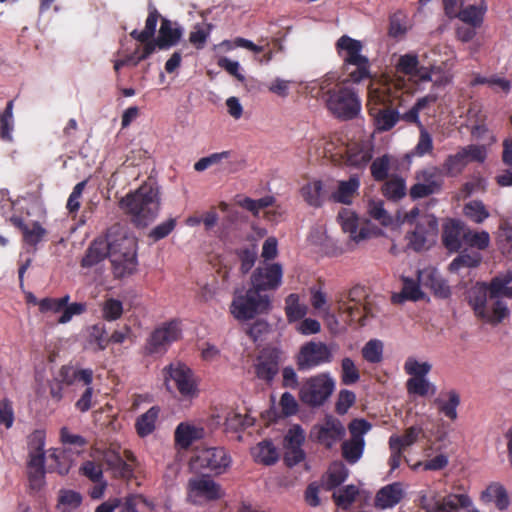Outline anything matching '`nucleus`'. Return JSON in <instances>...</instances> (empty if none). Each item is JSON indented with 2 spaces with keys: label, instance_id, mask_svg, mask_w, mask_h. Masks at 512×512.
Listing matches in <instances>:
<instances>
[{
  "label": "nucleus",
  "instance_id": "obj_1",
  "mask_svg": "<svg viewBox=\"0 0 512 512\" xmlns=\"http://www.w3.org/2000/svg\"><path fill=\"white\" fill-rule=\"evenodd\" d=\"M510 283H512L511 271L494 277L489 285L484 282L476 283L468 293L469 304L475 315L493 325L508 317L510 311L503 297H506Z\"/></svg>",
  "mask_w": 512,
  "mask_h": 512
},
{
  "label": "nucleus",
  "instance_id": "obj_2",
  "mask_svg": "<svg viewBox=\"0 0 512 512\" xmlns=\"http://www.w3.org/2000/svg\"><path fill=\"white\" fill-rule=\"evenodd\" d=\"M404 80L400 77L373 79L368 86L367 107L378 130L387 131L399 120Z\"/></svg>",
  "mask_w": 512,
  "mask_h": 512
},
{
  "label": "nucleus",
  "instance_id": "obj_3",
  "mask_svg": "<svg viewBox=\"0 0 512 512\" xmlns=\"http://www.w3.org/2000/svg\"><path fill=\"white\" fill-rule=\"evenodd\" d=\"M107 242L114 275L118 278L132 274L137 267V239L119 224L107 230Z\"/></svg>",
  "mask_w": 512,
  "mask_h": 512
},
{
  "label": "nucleus",
  "instance_id": "obj_4",
  "mask_svg": "<svg viewBox=\"0 0 512 512\" xmlns=\"http://www.w3.org/2000/svg\"><path fill=\"white\" fill-rule=\"evenodd\" d=\"M121 209L137 226H147L160 210V191L153 184L144 183L120 201Z\"/></svg>",
  "mask_w": 512,
  "mask_h": 512
},
{
  "label": "nucleus",
  "instance_id": "obj_5",
  "mask_svg": "<svg viewBox=\"0 0 512 512\" xmlns=\"http://www.w3.org/2000/svg\"><path fill=\"white\" fill-rule=\"evenodd\" d=\"M270 297L267 293H257L249 288L245 294L234 296L230 305V312L239 321L253 319L259 314L270 310Z\"/></svg>",
  "mask_w": 512,
  "mask_h": 512
},
{
  "label": "nucleus",
  "instance_id": "obj_6",
  "mask_svg": "<svg viewBox=\"0 0 512 512\" xmlns=\"http://www.w3.org/2000/svg\"><path fill=\"white\" fill-rule=\"evenodd\" d=\"M325 99L329 111L338 118L352 119L361 110V101L355 90L340 86L337 90H328Z\"/></svg>",
  "mask_w": 512,
  "mask_h": 512
},
{
  "label": "nucleus",
  "instance_id": "obj_7",
  "mask_svg": "<svg viewBox=\"0 0 512 512\" xmlns=\"http://www.w3.org/2000/svg\"><path fill=\"white\" fill-rule=\"evenodd\" d=\"M45 432L35 430L28 438L29 461L28 476L33 489H39L44 479Z\"/></svg>",
  "mask_w": 512,
  "mask_h": 512
},
{
  "label": "nucleus",
  "instance_id": "obj_8",
  "mask_svg": "<svg viewBox=\"0 0 512 512\" xmlns=\"http://www.w3.org/2000/svg\"><path fill=\"white\" fill-rule=\"evenodd\" d=\"M371 424L364 419H354L348 425L350 438L342 442V456L350 464L357 463L365 448L364 436L371 430Z\"/></svg>",
  "mask_w": 512,
  "mask_h": 512
},
{
  "label": "nucleus",
  "instance_id": "obj_9",
  "mask_svg": "<svg viewBox=\"0 0 512 512\" xmlns=\"http://www.w3.org/2000/svg\"><path fill=\"white\" fill-rule=\"evenodd\" d=\"M166 388L171 391L172 383L182 398H193L197 395V388L192 371L184 364H171L163 369Z\"/></svg>",
  "mask_w": 512,
  "mask_h": 512
},
{
  "label": "nucleus",
  "instance_id": "obj_10",
  "mask_svg": "<svg viewBox=\"0 0 512 512\" xmlns=\"http://www.w3.org/2000/svg\"><path fill=\"white\" fill-rule=\"evenodd\" d=\"M336 345H327L323 342L310 341L304 344L297 356V365L300 370H309L333 360Z\"/></svg>",
  "mask_w": 512,
  "mask_h": 512
},
{
  "label": "nucleus",
  "instance_id": "obj_11",
  "mask_svg": "<svg viewBox=\"0 0 512 512\" xmlns=\"http://www.w3.org/2000/svg\"><path fill=\"white\" fill-rule=\"evenodd\" d=\"M335 383L327 374L309 378L300 390L301 400L311 406L322 405L332 394Z\"/></svg>",
  "mask_w": 512,
  "mask_h": 512
},
{
  "label": "nucleus",
  "instance_id": "obj_12",
  "mask_svg": "<svg viewBox=\"0 0 512 512\" xmlns=\"http://www.w3.org/2000/svg\"><path fill=\"white\" fill-rule=\"evenodd\" d=\"M345 435L346 428L343 423L331 415L315 424L310 431V437L327 449L333 448Z\"/></svg>",
  "mask_w": 512,
  "mask_h": 512
},
{
  "label": "nucleus",
  "instance_id": "obj_13",
  "mask_svg": "<svg viewBox=\"0 0 512 512\" xmlns=\"http://www.w3.org/2000/svg\"><path fill=\"white\" fill-rule=\"evenodd\" d=\"M224 496L221 486L208 476H196L187 484V498L193 504L215 501Z\"/></svg>",
  "mask_w": 512,
  "mask_h": 512
},
{
  "label": "nucleus",
  "instance_id": "obj_14",
  "mask_svg": "<svg viewBox=\"0 0 512 512\" xmlns=\"http://www.w3.org/2000/svg\"><path fill=\"white\" fill-rule=\"evenodd\" d=\"M232 462L230 454L223 447H207L196 451L192 465L196 468H205L219 475L230 467Z\"/></svg>",
  "mask_w": 512,
  "mask_h": 512
},
{
  "label": "nucleus",
  "instance_id": "obj_15",
  "mask_svg": "<svg viewBox=\"0 0 512 512\" xmlns=\"http://www.w3.org/2000/svg\"><path fill=\"white\" fill-rule=\"evenodd\" d=\"M433 52L444 54L446 58L441 60V64L434 63L427 68L429 78L424 81H431L436 88H445L452 83L454 77L451 68L454 65L455 53L447 45L437 46L433 49Z\"/></svg>",
  "mask_w": 512,
  "mask_h": 512
},
{
  "label": "nucleus",
  "instance_id": "obj_16",
  "mask_svg": "<svg viewBox=\"0 0 512 512\" xmlns=\"http://www.w3.org/2000/svg\"><path fill=\"white\" fill-rule=\"evenodd\" d=\"M415 179L416 183L410 188V196L413 199L424 198L441 191L443 178L440 170L436 167L416 172Z\"/></svg>",
  "mask_w": 512,
  "mask_h": 512
},
{
  "label": "nucleus",
  "instance_id": "obj_17",
  "mask_svg": "<svg viewBox=\"0 0 512 512\" xmlns=\"http://www.w3.org/2000/svg\"><path fill=\"white\" fill-rule=\"evenodd\" d=\"M181 37L182 29L177 24L163 19L156 41L146 43L143 47V54L135 61V64L149 57L155 51L156 47L159 49H168L176 45Z\"/></svg>",
  "mask_w": 512,
  "mask_h": 512
},
{
  "label": "nucleus",
  "instance_id": "obj_18",
  "mask_svg": "<svg viewBox=\"0 0 512 512\" xmlns=\"http://www.w3.org/2000/svg\"><path fill=\"white\" fill-rule=\"evenodd\" d=\"M283 270L278 263L259 266L251 275V289L257 293H266L277 289L282 282Z\"/></svg>",
  "mask_w": 512,
  "mask_h": 512
},
{
  "label": "nucleus",
  "instance_id": "obj_19",
  "mask_svg": "<svg viewBox=\"0 0 512 512\" xmlns=\"http://www.w3.org/2000/svg\"><path fill=\"white\" fill-rule=\"evenodd\" d=\"M180 337V328L177 322L165 323L156 328L147 340L145 350L147 354H163L171 343Z\"/></svg>",
  "mask_w": 512,
  "mask_h": 512
},
{
  "label": "nucleus",
  "instance_id": "obj_20",
  "mask_svg": "<svg viewBox=\"0 0 512 512\" xmlns=\"http://www.w3.org/2000/svg\"><path fill=\"white\" fill-rule=\"evenodd\" d=\"M337 220L343 232L348 233L354 243H359L374 235V232L367 225L359 227L358 217L348 208H343L338 213Z\"/></svg>",
  "mask_w": 512,
  "mask_h": 512
},
{
  "label": "nucleus",
  "instance_id": "obj_21",
  "mask_svg": "<svg viewBox=\"0 0 512 512\" xmlns=\"http://www.w3.org/2000/svg\"><path fill=\"white\" fill-rule=\"evenodd\" d=\"M336 48L343 59V65L366 63V60H369L367 56L362 54V42L347 35H343L337 40Z\"/></svg>",
  "mask_w": 512,
  "mask_h": 512
},
{
  "label": "nucleus",
  "instance_id": "obj_22",
  "mask_svg": "<svg viewBox=\"0 0 512 512\" xmlns=\"http://www.w3.org/2000/svg\"><path fill=\"white\" fill-rule=\"evenodd\" d=\"M438 223L435 217L427 215L421 219L419 223L409 236V245L416 251L425 247L429 236H434L437 233Z\"/></svg>",
  "mask_w": 512,
  "mask_h": 512
},
{
  "label": "nucleus",
  "instance_id": "obj_23",
  "mask_svg": "<svg viewBox=\"0 0 512 512\" xmlns=\"http://www.w3.org/2000/svg\"><path fill=\"white\" fill-rule=\"evenodd\" d=\"M467 229L468 227L460 221H448L443 231V243L445 247L451 252L458 251L461 248L462 241H465Z\"/></svg>",
  "mask_w": 512,
  "mask_h": 512
},
{
  "label": "nucleus",
  "instance_id": "obj_24",
  "mask_svg": "<svg viewBox=\"0 0 512 512\" xmlns=\"http://www.w3.org/2000/svg\"><path fill=\"white\" fill-rule=\"evenodd\" d=\"M107 257L110 259L107 236L105 235L104 237H98L94 239L90 243L85 252V255L81 260V266L84 268L93 267Z\"/></svg>",
  "mask_w": 512,
  "mask_h": 512
},
{
  "label": "nucleus",
  "instance_id": "obj_25",
  "mask_svg": "<svg viewBox=\"0 0 512 512\" xmlns=\"http://www.w3.org/2000/svg\"><path fill=\"white\" fill-rule=\"evenodd\" d=\"M395 69L397 73L408 75L410 78H415L419 81L429 78L427 68L420 66L416 54L408 53L401 55L395 64Z\"/></svg>",
  "mask_w": 512,
  "mask_h": 512
},
{
  "label": "nucleus",
  "instance_id": "obj_26",
  "mask_svg": "<svg viewBox=\"0 0 512 512\" xmlns=\"http://www.w3.org/2000/svg\"><path fill=\"white\" fill-rule=\"evenodd\" d=\"M418 281L421 286L430 288L440 298H447L450 295V288L441 275L431 268L418 272Z\"/></svg>",
  "mask_w": 512,
  "mask_h": 512
},
{
  "label": "nucleus",
  "instance_id": "obj_27",
  "mask_svg": "<svg viewBox=\"0 0 512 512\" xmlns=\"http://www.w3.org/2000/svg\"><path fill=\"white\" fill-rule=\"evenodd\" d=\"M359 187V177L357 175H352L348 180H341L337 183V187L331 193L330 199L336 203L349 205L357 196Z\"/></svg>",
  "mask_w": 512,
  "mask_h": 512
},
{
  "label": "nucleus",
  "instance_id": "obj_28",
  "mask_svg": "<svg viewBox=\"0 0 512 512\" xmlns=\"http://www.w3.org/2000/svg\"><path fill=\"white\" fill-rule=\"evenodd\" d=\"M372 159V148L368 142H352L346 149V164L355 168L366 166Z\"/></svg>",
  "mask_w": 512,
  "mask_h": 512
},
{
  "label": "nucleus",
  "instance_id": "obj_29",
  "mask_svg": "<svg viewBox=\"0 0 512 512\" xmlns=\"http://www.w3.org/2000/svg\"><path fill=\"white\" fill-rule=\"evenodd\" d=\"M361 289L353 288L348 293L347 296H341L337 299V309L339 312L346 313L351 320H355L357 316H360L362 311H366L367 308L365 306H361L358 303V298L360 296ZM360 325H364V319L359 317Z\"/></svg>",
  "mask_w": 512,
  "mask_h": 512
},
{
  "label": "nucleus",
  "instance_id": "obj_30",
  "mask_svg": "<svg viewBox=\"0 0 512 512\" xmlns=\"http://www.w3.org/2000/svg\"><path fill=\"white\" fill-rule=\"evenodd\" d=\"M403 497V489L400 483H392L382 487L376 494L375 506L381 509L392 508Z\"/></svg>",
  "mask_w": 512,
  "mask_h": 512
},
{
  "label": "nucleus",
  "instance_id": "obj_31",
  "mask_svg": "<svg viewBox=\"0 0 512 512\" xmlns=\"http://www.w3.org/2000/svg\"><path fill=\"white\" fill-rule=\"evenodd\" d=\"M300 195L309 206L321 207L326 197L323 182L317 179L308 181L301 187Z\"/></svg>",
  "mask_w": 512,
  "mask_h": 512
},
{
  "label": "nucleus",
  "instance_id": "obj_32",
  "mask_svg": "<svg viewBox=\"0 0 512 512\" xmlns=\"http://www.w3.org/2000/svg\"><path fill=\"white\" fill-rule=\"evenodd\" d=\"M202 427L189 423H180L175 430V442L183 449H187L194 441L203 437Z\"/></svg>",
  "mask_w": 512,
  "mask_h": 512
},
{
  "label": "nucleus",
  "instance_id": "obj_33",
  "mask_svg": "<svg viewBox=\"0 0 512 512\" xmlns=\"http://www.w3.org/2000/svg\"><path fill=\"white\" fill-rule=\"evenodd\" d=\"M255 370L258 378L271 381L279 370L277 357L272 353H261L257 358Z\"/></svg>",
  "mask_w": 512,
  "mask_h": 512
},
{
  "label": "nucleus",
  "instance_id": "obj_34",
  "mask_svg": "<svg viewBox=\"0 0 512 512\" xmlns=\"http://www.w3.org/2000/svg\"><path fill=\"white\" fill-rule=\"evenodd\" d=\"M402 291L392 296V302L396 304L403 303L406 300L417 301L423 298L424 294L420 289L419 281L408 277H403Z\"/></svg>",
  "mask_w": 512,
  "mask_h": 512
},
{
  "label": "nucleus",
  "instance_id": "obj_35",
  "mask_svg": "<svg viewBox=\"0 0 512 512\" xmlns=\"http://www.w3.org/2000/svg\"><path fill=\"white\" fill-rule=\"evenodd\" d=\"M484 502H495L499 510H505L510 504L506 489L499 483L490 484L481 494Z\"/></svg>",
  "mask_w": 512,
  "mask_h": 512
},
{
  "label": "nucleus",
  "instance_id": "obj_36",
  "mask_svg": "<svg viewBox=\"0 0 512 512\" xmlns=\"http://www.w3.org/2000/svg\"><path fill=\"white\" fill-rule=\"evenodd\" d=\"M487 10V6L484 1H481L478 5H468L461 9L456 16L464 23L477 28L481 26L483 22L484 14Z\"/></svg>",
  "mask_w": 512,
  "mask_h": 512
},
{
  "label": "nucleus",
  "instance_id": "obj_37",
  "mask_svg": "<svg viewBox=\"0 0 512 512\" xmlns=\"http://www.w3.org/2000/svg\"><path fill=\"white\" fill-rule=\"evenodd\" d=\"M472 500L465 494H453L435 503L434 512H457L459 506L467 508Z\"/></svg>",
  "mask_w": 512,
  "mask_h": 512
},
{
  "label": "nucleus",
  "instance_id": "obj_38",
  "mask_svg": "<svg viewBox=\"0 0 512 512\" xmlns=\"http://www.w3.org/2000/svg\"><path fill=\"white\" fill-rule=\"evenodd\" d=\"M444 397H439L435 400L440 412L451 420L457 418V407L460 404V396L455 390H450L445 393Z\"/></svg>",
  "mask_w": 512,
  "mask_h": 512
},
{
  "label": "nucleus",
  "instance_id": "obj_39",
  "mask_svg": "<svg viewBox=\"0 0 512 512\" xmlns=\"http://www.w3.org/2000/svg\"><path fill=\"white\" fill-rule=\"evenodd\" d=\"M252 455L257 462L265 465L274 464L279 458L276 448L267 440L258 443L252 449Z\"/></svg>",
  "mask_w": 512,
  "mask_h": 512
},
{
  "label": "nucleus",
  "instance_id": "obj_40",
  "mask_svg": "<svg viewBox=\"0 0 512 512\" xmlns=\"http://www.w3.org/2000/svg\"><path fill=\"white\" fill-rule=\"evenodd\" d=\"M285 313L289 322L298 321L306 316L308 307L300 303L298 294H289L285 299Z\"/></svg>",
  "mask_w": 512,
  "mask_h": 512
},
{
  "label": "nucleus",
  "instance_id": "obj_41",
  "mask_svg": "<svg viewBox=\"0 0 512 512\" xmlns=\"http://www.w3.org/2000/svg\"><path fill=\"white\" fill-rule=\"evenodd\" d=\"M409 394L426 397L436 392V387L426 377H411L406 381Z\"/></svg>",
  "mask_w": 512,
  "mask_h": 512
},
{
  "label": "nucleus",
  "instance_id": "obj_42",
  "mask_svg": "<svg viewBox=\"0 0 512 512\" xmlns=\"http://www.w3.org/2000/svg\"><path fill=\"white\" fill-rule=\"evenodd\" d=\"M158 18L159 14L155 9L150 11L145 21V28L141 32L133 30L130 33L131 37L143 43L144 46L148 42H153L151 39L155 34Z\"/></svg>",
  "mask_w": 512,
  "mask_h": 512
},
{
  "label": "nucleus",
  "instance_id": "obj_43",
  "mask_svg": "<svg viewBox=\"0 0 512 512\" xmlns=\"http://www.w3.org/2000/svg\"><path fill=\"white\" fill-rule=\"evenodd\" d=\"M422 429L419 427H409L406 429L404 435H392L389 438V447L390 448H398L403 451L407 447L413 445L417 440L419 435L421 434Z\"/></svg>",
  "mask_w": 512,
  "mask_h": 512
},
{
  "label": "nucleus",
  "instance_id": "obj_44",
  "mask_svg": "<svg viewBox=\"0 0 512 512\" xmlns=\"http://www.w3.org/2000/svg\"><path fill=\"white\" fill-rule=\"evenodd\" d=\"M343 70L347 76V80L353 83H359L371 76V64L369 60H366V63L361 62L352 65H343Z\"/></svg>",
  "mask_w": 512,
  "mask_h": 512
},
{
  "label": "nucleus",
  "instance_id": "obj_45",
  "mask_svg": "<svg viewBox=\"0 0 512 512\" xmlns=\"http://www.w3.org/2000/svg\"><path fill=\"white\" fill-rule=\"evenodd\" d=\"M82 502L81 495L73 490H60L58 495L57 509L60 512H72Z\"/></svg>",
  "mask_w": 512,
  "mask_h": 512
},
{
  "label": "nucleus",
  "instance_id": "obj_46",
  "mask_svg": "<svg viewBox=\"0 0 512 512\" xmlns=\"http://www.w3.org/2000/svg\"><path fill=\"white\" fill-rule=\"evenodd\" d=\"M158 414L159 408L151 407L137 419L136 430L141 437L147 436L153 432Z\"/></svg>",
  "mask_w": 512,
  "mask_h": 512
},
{
  "label": "nucleus",
  "instance_id": "obj_47",
  "mask_svg": "<svg viewBox=\"0 0 512 512\" xmlns=\"http://www.w3.org/2000/svg\"><path fill=\"white\" fill-rule=\"evenodd\" d=\"M349 471L342 462L333 463L328 471L325 486L327 490H331L342 484L348 477Z\"/></svg>",
  "mask_w": 512,
  "mask_h": 512
},
{
  "label": "nucleus",
  "instance_id": "obj_48",
  "mask_svg": "<svg viewBox=\"0 0 512 512\" xmlns=\"http://www.w3.org/2000/svg\"><path fill=\"white\" fill-rule=\"evenodd\" d=\"M395 159L385 154L381 157L376 158L371 164V175L376 181H383L388 177V173L391 169Z\"/></svg>",
  "mask_w": 512,
  "mask_h": 512
},
{
  "label": "nucleus",
  "instance_id": "obj_49",
  "mask_svg": "<svg viewBox=\"0 0 512 512\" xmlns=\"http://www.w3.org/2000/svg\"><path fill=\"white\" fill-rule=\"evenodd\" d=\"M482 260V257L477 252L461 253L449 265L451 272H459L462 268L477 267Z\"/></svg>",
  "mask_w": 512,
  "mask_h": 512
},
{
  "label": "nucleus",
  "instance_id": "obj_50",
  "mask_svg": "<svg viewBox=\"0 0 512 512\" xmlns=\"http://www.w3.org/2000/svg\"><path fill=\"white\" fill-rule=\"evenodd\" d=\"M465 152L460 149L457 153L453 155H449L444 164L443 168L446 174L450 176H456L462 172V170L467 166V161L464 155Z\"/></svg>",
  "mask_w": 512,
  "mask_h": 512
},
{
  "label": "nucleus",
  "instance_id": "obj_51",
  "mask_svg": "<svg viewBox=\"0 0 512 512\" xmlns=\"http://www.w3.org/2000/svg\"><path fill=\"white\" fill-rule=\"evenodd\" d=\"M359 490L355 485H347L334 491L333 499L337 506L347 509L356 499Z\"/></svg>",
  "mask_w": 512,
  "mask_h": 512
},
{
  "label": "nucleus",
  "instance_id": "obj_52",
  "mask_svg": "<svg viewBox=\"0 0 512 512\" xmlns=\"http://www.w3.org/2000/svg\"><path fill=\"white\" fill-rule=\"evenodd\" d=\"M50 459L55 462L54 465H50V468L60 475L67 474L73 464L68 451L65 450H53L50 454Z\"/></svg>",
  "mask_w": 512,
  "mask_h": 512
},
{
  "label": "nucleus",
  "instance_id": "obj_53",
  "mask_svg": "<svg viewBox=\"0 0 512 512\" xmlns=\"http://www.w3.org/2000/svg\"><path fill=\"white\" fill-rule=\"evenodd\" d=\"M102 317L107 321L118 320L123 314V304L115 298H107L101 306Z\"/></svg>",
  "mask_w": 512,
  "mask_h": 512
},
{
  "label": "nucleus",
  "instance_id": "obj_54",
  "mask_svg": "<svg viewBox=\"0 0 512 512\" xmlns=\"http://www.w3.org/2000/svg\"><path fill=\"white\" fill-rule=\"evenodd\" d=\"M363 358L370 363H379L383 358V343L378 339L369 340L362 348Z\"/></svg>",
  "mask_w": 512,
  "mask_h": 512
},
{
  "label": "nucleus",
  "instance_id": "obj_55",
  "mask_svg": "<svg viewBox=\"0 0 512 512\" xmlns=\"http://www.w3.org/2000/svg\"><path fill=\"white\" fill-rule=\"evenodd\" d=\"M431 369L429 362H420L415 357H408L404 363V371L411 377H426Z\"/></svg>",
  "mask_w": 512,
  "mask_h": 512
},
{
  "label": "nucleus",
  "instance_id": "obj_56",
  "mask_svg": "<svg viewBox=\"0 0 512 512\" xmlns=\"http://www.w3.org/2000/svg\"><path fill=\"white\" fill-rule=\"evenodd\" d=\"M383 194L393 200L400 199L406 194L405 181L402 178H393L383 186Z\"/></svg>",
  "mask_w": 512,
  "mask_h": 512
},
{
  "label": "nucleus",
  "instance_id": "obj_57",
  "mask_svg": "<svg viewBox=\"0 0 512 512\" xmlns=\"http://www.w3.org/2000/svg\"><path fill=\"white\" fill-rule=\"evenodd\" d=\"M464 243L479 250H484L490 244V236L486 231L477 232L468 227Z\"/></svg>",
  "mask_w": 512,
  "mask_h": 512
},
{
  "label": "nucleus",
  "instance_id": "obj_58",
  "mask_svg": "<svg viewBox=\"0 0 512 512\" xmlns=\"http://www.w3.org/2000/svg\"><path fill=\"white\" fill-rule=\"evenodd\" d=\"M274 202V198L267 196L258 200L251 198H245L239 202L240 206L252 212L254 216L259 217L263 209L271 206Z\"/></svg>",
  "mask_w": 512,
  "mask_h": 512
},
{
  "label": "nucleus",
  "instance_id": "obj_59",
  "mask_svg": "<svg viewBox=\"0 0 512 512\" xmlns=\"http://www.w3.org/2000/svg\"><path fill=\"white\" fill-rule=\"evenodd\" d=\"M464 213L476 223L483 222L489 216L484 204L480 201H471L466 204L464 207Z\"/></svg>",
  "mask_w": 512,
  "mask_h": 512
},
{
  "label": "nucleus",
  "instance_id": "obj_60",
  "mask_svg": "<svg viewBox=\"0 0 512 512\" xmlns=\"http://www.w3.org/2000/svg\"><path fill=\"white\" fill-rule=\"evenodd\" d=\"M13 128V101L7 103L6 109L0 117V135L5 140H11Z\"/></svg>",
  "mask_w": 512,
  "mask_h": 512
},
{
  "label": "nucleus",
  "instance_id": "obj_61",
  "mask_svg": "<svg viewBox=\"0 0 512 512\" xmlns=\"http://www.w3.org/2000/svg\"><path fill=\"white\" fill-rule=\"evenodd\" d=\"M341 371H342V374H341L342 382L346 385L354 384L360 378L359 371L356 368L353 360L348 357H346L342 360Z\"/></svg>",
  "mask_w": 512,
  "mask_h": 512
},
{
  "label": "nucleus",
  "instance_id": "obj_62",
  "mask_svg": "<svg viewBox=\"0 0 512 512\" xmlns=\"http://www.w3.org/2000/svg\"><path fill=\"white\" fill-rule=\"evenodd\" d=\"M46 230L38 223L32 222L23 225V235L27 243L36 245L45 236Z\"/></svg>",
  "mask_w": 512,
  "mask_h": 512
},
{
  "label": "nucleus",
  "instance_id": "obj_63",
  "mask_svg": "<svg viewBox=\"0 0 512 512\" xmlns=\"http://www.w3.org/2000/svg\"><path fill=\"white\" fill-rule=\"evenodd\" d=\"M310 302L312 307L319 311L323 317L334 318V314L331 313L330 308L326 306L327 298L324 292L314 288L311 289Z\"/></svg>",
  "mask_w": 512,
  "mask_h": 512
},
{
  "label": "nucleus",
  "instance_id": "obj_64",
  "mask_svg": "<svg viewBox=\"0 0 512 512\" xmlns=\"http://www.w3.org/2000/svg\"><path fill=\"white\" fill-rule=\"evenodd\" d=\"M253 418L249 415H242L238 412H230L225 420V425L228 429L238 430L241 428L249 427L253 425Z\"/></svg>",
  "mask_w": 512,
  "mask_h": 512
}]
</instances>
